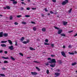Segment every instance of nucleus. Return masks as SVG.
Segmentation results:
<instances>
[{"instance_id": "obj_1", "label": "nucleus", "mask_w": 77, "mask_h": 77, "mask_svg": "<svg viewBox=\"0 0 77 77\" xmlns=\"http://www.w3.org/2000/svg\"><path fill=\"white\" fill-rule=\"evenodd\" d=\"M3 32H0V37H3V36H4V37H7L8 36V34L5 33L3 35Z\"/></svg>"}, {"instance_id": "obj_2", "label": "nucleus", "mask_w": 77, "mask_h": 77, "mask_svg": "<svg viewBox=\"0 0 77 77\" xmlns=\"http://www.w3.org/2000/svg\"><path fill=\"white\" fill-rule=\"evenodd\" d=\"M48 63H50L51 64L53 63H56V59H52V60H50V61H49Z\"/></svg>"}, {"instance_id": "obj_3", "label": "nucleus", "mask_w": 77, "mask_h": 77, "mask_svg": "<svg viewBox=\"0 0 77 77\" xmlns=\"http://www.w3.org/2000/svg\"><path fill=\"white\" fill-rule=\"evenodd\" d=\"M68 3V0H65V1H63L62 3V5H66L67 3Z\"/></svg>"}, {"instance_id": "obj_4", "label": "nucleus", "mask_w": 77, "mask_h": 77, "mask_svg": "<svg viewBox=\"0 0 77 77\" xmlns=\"http://www.w3.org/2000/svg\"><path fill=\"white\" fill-rule=\"evenodd\" d=\"M9 49L11 50H13L14 49V46L11 45L10 46L8 47Z\"/></svg>"}, {"instance_id": "obj_5", "label": "nucleus", "mask_w": 77, "mask_h": 77, "mask_svg": "<svg viewBox=\"0 0 77 77\" xmlns=\"http://www.w3.org/2000/svg\"><path fill=\"white\" fill-rule=\"evenodd\" d=\"M61 53L62 56H64V57H66V55H65V53L64 51H62L61 52Z\"/></svg>"}, {"instance_id": "obj_6", "label": "nucleus", "mask_w": 77, "mask_h": 77, "mask_svg": "<svg viewBox=\"0 0 77 77\" xmlns=\"http://www.w3.org/2000/svg\"><path fill=\"white\" fill-rule=\"evenodd\" d=\"M29 39L27 40V41H24L23 42H22L23 44H27L29 42Z\"/></svg>"}, {"instance_id": "obj_7", "label": "nucleus", "mask_w": 77, "mask_h": 77, "mask_svg": "<svg viewBox=\"0 0 77 77\" xmlns=\"http://www.w3.org/2000/svg\"><path fill=\"white\" fill-rule=\"evenodd\" d=\"M63 31V30L62 29H59V30L58 31V34H60V33L62 32Z\"/></svg>"}, {"instance_id": "obj_8", "label": "nucleus", "mask_w": 77, "mask_h": 77, "mask_svg": "<svg viewBox=\"0 0 77 77\" xmlns=\"http://www.w3.org/2000/svg\"><path fill=\"white\" fill-rule=\"evenodd\" d=\"M31 73L32 75H37V74H38V73L36 72H31Z\"/></svg>"}, {"instance_id": "obj_9", "label": "nucleus", "mask_w": 77, "mask_h": 77, "mask_svg": "<svg viewBox=\"0 0 77 77\" xmlns=\"http://www.w3.org/2000/svg\"><path fill=\"white\" fill-rule=\"evenodd\" d=\"M50 66L51 67H52V68H54V67H55V66H56V63H54L53 64H51L50 65Z\"/></svg>"}, {"instance_id": "obj_10", "label": "nucleus", "mask_w": 77, "mask_h": 77, "mask_svg": "<svg viewBox=\"0 0 77 77\" xmlns=\"http://www.w3.org/2000/svg\"><path fill=\"white\" fill-rule=\"evenodd\" d=\"M57 62L60 64H61L62 63V61L61 60H57Z\"/></svg>"}, {"instance_id": "obj_11", "label": "nucleus", "mask_w": 77, "mask_h": 77, "mask_svg": "<svg viewBox=\"0 0 77 77\" xmlns=\"http://www.w3.org/2000/svg\"><path fill=\"white\" fill-rule=\"evenodd\" d=\"M8 41L9 43V44L11 45H12V44H12V41H11V40H8Z\"/></svg>"}, {"instance_id": "obj_12", "label": "nucleus", "mask_w": 77, "mask_h": 77, "mask_svg": "<svg viewBox=\"0 0 77 77\" xmlns=\"http://www.w3.org/2000/svg\"><path fill=\"white\" fill-rule=\"evenodd\" d=\"M67 23H68V22H65V21L63 22V25H64V26H66V25H67Z\"/></svg>"}, {"instance_id": "obj_13", "label": "nucleus", "mask_w": 77, "mask_h": 77, "mask_svg": "<svg viewBox=\"0 0 77 77\" xmlns=\"http://www.w3.org/2000/svg\"><path fill=\"white\" fill-rule=\"evenodd\" d=\"M2 58L4 59H9V58L8 57H2Z\"/></svg>"}, {"instance_id": "obj_14", "label": "nucleus", "mask_w": 77, "mask_h": 77, "mask_svg": "<svg viewBox=\"0 0 77 77\" xmlns=\"http://www.w3.org/2000/svg\"><path fill=\"white\" fill-rule=\"evenodd\" d=\"M1 45L3 47H6V45L5 44H2Z\"/></svg>"}, {"instance_id": "obj_15", "label": "nucleus", "mask_w": 77, "mask_h": 77, "mask_svg": "<svg viewBox=\"0 0 77 77\" xmlns=\"http://www.w3.org/2000/svg\"><path fill=\"white\" fill-rule=\"evenodd\" d=\"M55 74L56 75V76H59V75H60V73L57 72V73H55Z\"/></svg>"}, {"instance_id": "obj_16", "label": "nucleus", "mask_w": 77, "mask_h": 77, "mask_svg": "<svg viewBox=\"0 0 77 77\" xmlns=\"http://www.w3.org/2000/svg\"><path fill=\"white\" fill-rule=\"evenodd\" d=\"M46 30V29L45 28H43L42 29V32H45Z\"/></svg>"}, {"instance_id": "obj_17", "label": "nucleus", "mask_w": 77, "mask_h": 77, "mask_svg": "<svg viewBox=\"0 0 77 77\" xmlns=\"http://www.w3.org/2000/svg\"><path fill=\"white\" fill-rule=\"evenodd\" d=\"M25 38L24 37H22V38L20 39V40L21 41H23L24 40Z\"/></svg>"}, {"instance_id": "obj_18", "label": "nucleus", "mask_w": 77, "mask_h": 77, "mask_svg": "<svg viewBox=\"0 0 77 77\" xmlns=\"http://www.w3.org/2000/svg\"><path fill=\"white\" fill-rule=\"evenodd\" d=\"M60 35L61 36H64V37H65V36H66V35H65V34L63 33L61 34Z\"/></svg>"}, {"instance_id": "obj_19", "label": "nucleus", "mask_w": 77, "mask_h": 77, "mask_svg": "<svg viewBox=\"0 0 77 77\" xmlns=\"http://www.w3.org/2000/svg\"><path fill=\"white\" fill-rule=\"evenodd\" d=\"M36 29H37L36 26L33 27V30L34 31H36Z\"/></svg>"}, {"instance_id": "obj_20", "label": "nucleus", "mask_w": 77, "mask_h": 77, "mask_svg": "<svg viewBox=\"0 0 77 77\" xmlns=\"http://www.w3.org/2000/svg\"><path fill=\"white\" fill-rule=\"evenodd\" d=\"M7 41H2L1 42V43H2V44H4V43H6V42H7Z\"/></svg>"}, {"instance_id": "obj_21", "label": "nucleus", "mask_w": 77, "mask_h": 77, "mask_svg": "<svg viewBox=\"0 0 77 77\" xmlns=\"http://www.w3.org/2000/svg\"><path fill=\"white\" fill-rule=\"evenodd\" d=\"M77 64V63L76 62H75L74 63H72V66H74V65H75Z\"/></svg>"}, {"instance_id": "obj_22", "label": "nucleus", "mask_w": 77, "mask_h": 77, "mask_svg": "<svg viewBox=\"0 0 77 77\" xmlns=\"http://www.w3.org/2000/svg\"><path fill=\"white\" fill-rule=\"evenodd\" d=\"M0 75L2 77H6V75H5V74H0Z\"/></svg>"}, {"instance_id": "obj_23", "label": "nucleus", "mask_w": 77, "mask_h": 77, "mask_svg": "<svg viewBox=\"0 0 77 77\" xmlns=\"http://www.w3.org/2000/svg\"><path fill=\"white\" fill-rule=\"evenodd\" d=\"M29 49L30 50H35V49H34L32 47L29 48Z\"/></svg>"}, {"instance_id": "obj_24", "label": "nucleus", "mask_w": 77, "mask_h": 77, "mask_svg": "<svg viewBox=\"0 0 77 77\" xmlns=\"http://www.w3.org/2000/svg\"><path fill=\"white\" fill-rule=\"evenodd\" d=\"M68 53H69L70 54H71V55H74V52H69Z\"/></svg>"}, {"instance_id": "obj_25", "label": "nucleus", "mask_w": 77, "mask_h": 77, "mask_svg": "<svg viewBox=\"0 0 77 77\" xmlns=\"http://www.w3.org/2000/svg\"><path fill=\"white\" fill-rule=\"evenodd\" d=\"M33 62H35V63H40V62H38L36 61H34Z\"/></svg>"}, {"instance_id": "obj_26", "label": "nucleus", "mask_w": 77, "mask_h": 77, "mask_svg": "<svg viewBox=\"0 0 77 77\" xmlns=\"http://www.w3.org/2000/svg\"><path fill=\"white\" fill-rule=\"evenodd\" d=\"M35 68L36 69H37V70H38V71H40V69L38 68V67L36 66Z\"/></svg>"}, {"instance_id": "obj_27", "label": "nucleus", "mask_w": 77, "mask_h": 77, "mask_svg": "<svg viewBox=\"0 0 77 77\" xmlns=\"http://www.w3.org/2000/svg\"><path fill=\"white\" fill-rule=\"evenodd\" d=\"M35 68L36 69H37V70H38V71H40V69L38 68V67L36 66Z\"/></svg>"}, {"instance_id": "obj_28", "label": "nucleus", "mask_w": 77, "mask_h": 77, "mask_svg": "<svg viewBox=\"0 0 77 77\" xmlns=\"http://www.w3.org/2000/svg\"><path fill=\"white\" fill-rule=\"evenodd\" d=\"M11 59L13 60H15V58H14L12 56L11 57Z\"/></svg>"}, {"instance_id": "obj_29", "label": "nucleus", "mask_w": 77, "mask_h": 77, "mask_svg": "<svg viewBox=\"0 0 77 77\" xmlns=\"http://www.w3.org/2000/svg\"><path fill=\"white\" fill-rule=\"evenodd\" d=\"M6 7L7 9H11V7H10L9 6H6Z\"/></svg>"}, {"instance_id": "obj_30", "label": "nucleus", "mask_w": 77, "mask_h": 77, "mask_svg": "<svg viewBox=\"0 0 77 77\" xmlns=\"http://www.w3.org/2000/svg\"><path fill=\"white\" fill-rule=\"evenodd\" d=\"M55 29H57V30H60V29L59 28L56 27V26H55Z\"/></svg>"}, {"instance_id": "obj_31", "label": "nucleus", "mask_w": 77, "mask_h": 77, "mask_svg": "<svg viewBox=\"0 0 77 77\" xmlns=\"http://www.w3.org/2000/svg\"><path fill=\"white\" fill-rule=\"evenodd\" d=\"M22 23L23 24H26L27 23H26V22H22Z\"/></svg>"}, {"instance_id": "obj_32", "label": "nucleus", "mask_w": 77, "mask_h": 77, "mask_svg": "<svg viewBox=\"0 0 77 77\" xmlns=\"http://www.w3.org/2000/svg\"><path fill=\"white\" fill-rule=\"evenodd\" d=\"M17 18H20L22 17L21 15H17Z\"/></svg>"}, {"instance_id": "obj_33", "label": "nucleus", "mask_w": 77, "mask_h": 77, "mask_svg": "<svg viewBox=\"0 0 77 77\" xmlns=\"http://www.w3.org/2000/svg\"><path fill=\"white\" fill-rule=\"evenodd\" d=\"M4 63H8V62L6 60L4 61Z\"/></svg>"}, {"instance_id": "obj_34", "label": "nucleus", "mask_w": 77, "mask_h": 77, "mask_svg": "<svg viewBox=\"0 0 77 77\" xmlns=\"http://www.w3.org/2000/svg\"><path fill=\"white\" fill-rule=\"evenodd\" d=\"M25 17H26L27 18H28L29 17H30V16L29 15H26L25 16Z\"/></svg>"}, {"instance_id": "obj_35", "label": "nucleus", "mask_w": 77, "mask_h": 77, "mask_svg": "<svg viewBox=\"0 0 77 77\" xmlns=\"http://www.w3.org/2000/svg\"><path fill=\"white\" fill-rule=\"evenodd\" d=\"M13 4H17V2L14 1V2H13Z\"/></svg>"}, {"instance_id": "obj_36", "label": "nucleus", "mask_w": 77, "mask_h": 77, "mask_svg": "<svg viewBox=\"0 0 77 77\" xmlns=\"http://www.w3.org/2000/svg\"><path fill=\"white\" fill-rule=\"evenodd\" d=\"M13 18V17H12V16H11L10 17V20H12V19Z\"/></svg>"}, {"instance_id": "obj_37", "label": "nucleus", "mask_w": 77, "mask_h": 77, "mask_svg": "<svg viewBox=\"0 0 77 77\" xmlns=\"http://www.w3.org/2000/svg\"><path fill=\"white\" fill-rule=\"evenodd\" d=\"M72 9L70 8V9L69 10V13H71V11H72Z\"/></svg>"}, {"instance_id": "obj_38", "label": "nucleus", "mask_w": 77, "mask_h": 77, "mask_svg": "<svg viewBox=\"0 0 77 77\" xmlns=\"http://www.w3.org/2000/svg\"><path fill=\"white\" fill-rule=\"evenodd\" d=\"M46 73H47V74H49V70H47V72H46Z\"/></svg>"}, {"instance_id": "obj_39", "label": "nucleus", "mask_w": 77, "mask_h": 77, "mask_svg": "<svg viewBox=\"0 0 77 77\" xmlns=\"http://www.w3.org/2000/svg\"><path fill=\"white\" fill-rule=\"evenodd\" d=\"M14 24H15V25H18V23L17 22H15V23H14Z\"/></svg>"}, {"instance_id": "obj_40", "label": "nucleus", "mask_w": 77, "mask_h": 77, "mask_svg": "<svg viewBox=\"0 0 77 77\" xmlns=\"http://www.w3.org/2000/svg\"><path fill=\"white\" fill-rule=\"evenodd\" d=\"M44 44L45 45H50V44L49 43H45Z\"/></svg>"}, {"instance_id": "obj_41", "label": "nucleus", "mask_w": 77, "mask_h": 77, "mask_svg": "<svg viewBox=\"0 0 77 77\" xmlns=\"http://www.w3.org/2000/svg\"><path fill=\"white\" fill-rule=\"evenodd\" d=\"M21 3L22 4V5H26V3H24L23 2H22Z\"/></svg>"}, {"instance_id": "obj_42", "label": "nucleus", "mask_w": 77, "mask_h": 77, "mask_svg": "<svg viewBox=\"0 0 77 77\" xmlns=\"http://www.w3.org/2000/svg\"><path fill=\"white\" fill-rule=\"evenodd\" d=\"M52 1L54 3H55V2H56V0H52Z\"/></svg>"}, {"instance_id": "obj_43", "label": "nucleus", "mask_w": 77, "mask_h": 77, "mask_svg": "<svg viewBox=\"0 0 77 77\" xmlns=\"http://www.w3.org/2000/svg\"><path fill=\"white\" fill-rule=\"evenodd\" d=\"M45 41L46 42H48V39H46Z\"/></svg>"}, {"instance_id": "obj_44", "label": "nucleus", "mask_w": 77, "mask_h": 77, "mask_svg": "<svg viewBox=\"0 0 77 77\" xmlns=\"http://www.w3.org/2000/svg\"><path fill=\"white\" fill-rule=\"evenodd\" d=\"M27 10H30V8L29 7H28L27 8H26Z\"/></svg>"}, {"instance_id": "obj_45", "label": "nucleus", "mask_w": 77, "mask_h": 77, "mask_svg": "<svg viewBox=\"0 0 77 77\" xmlns=\"http://www.w3.org/2000/svg\"><path fill=\"white\" fill-rule=\"evenodd\" d=\"M19 54L20 55H21L22 56H23V54H22V53H20Z\"/></svg>"}, {"instance_id": "obj_46", "label": "nucleus", "mask_w": 77, "mask_h": 77, "mask_svg": "<svg viewBox=\"0 0 77 77\" xmlns=\"http://www.w3.org/2000/svg\"><path fill=\"white\" fill-rule=\"evenodd\" d=\"M32 10H36V8H32Z\"/></svg>"}, {"instance_id": "obj_47", "label": "nucleus", "mask_w": 77, "mask_h": 77, "mask_svg": "<svg viewBox=\"0 0 77 77\" xmlns=\"http://www.w3.org/2000/svg\"><path fill=\"white\" fill-rule=\"evenodd\" d=\"M4 53H5V54H8V51H4Z\"/></svg>"}, {"instance_id": "obj_48", "label": "nucleus", "mask_w": 77, "mask_h": 77, "mask_svg": "<svg viewBox=\"0 0 77 77\" xmlns=\"http://www.w3.org/2000/svg\"><path fill=\"white\" fill-rule=\"evenodd\" d=\"M51 47H54V44H51Z\"/></svg>"}, {"instance_id": "obj_49", "label": "nucleus", "mask_w": 77, "mask_h": 77, "mask_svg": "<svg viewBox=\"0 0 77 77\" xmlns=\"http://www.w3.org/2000/svg\"><path fill=\"white\" fill-rule=\"evenodd\" d=\"M45 12H47V11H48V10H47V8H45Z\"/></svg>"}, {"instance_id": "obj_50", "label": "nucleus", "mask_w": 77, "mask_h": 77, "mask_svg": "<svg viewBox=\"0 0 77 77\" xmlns=\"http://www.w3.org/2000/svg\"><path fill=\"white\" fill-rule=\"evenodd\" d=\"M68 47L69 48H71V45H69L68 46Z\"/></svg>"}, {"instance_id": "obj_51", "label": "nucleus", "mask_w": 77, "mask_h": 77, "mask_svg": "<svg viewBox=\"0 0 77 77\" xmlns=\"http://www.w3.org/2000/svg\"><path fill=\"white\" fill-rule=\"evenodd\" d=\"M31 23H32V24H35V22L33 21L31 22Z\"/></svg>"}, {"instance_id": "obj_52", "label": "nucleus", "mask_w": 77, "mask_h": 77, "mask_svg": "<svg viewBox=\"0 0 77 77\" xmlns=\"http://www.w3.org/2000/svg\"><path fill=\"white\" fill-rule=\"evenodd\" d=\"M51 57H54V56H55L54 55H53L52 54L51 55Z\"/></svg>"}, {"instance_id": "obj_53", "label": "nucleus", "mask_w": 77, "mask_h": 77, "mask_svg": "<svg viewBox=\"0 0 77 77\" xmlns=\"http://www.w3.org/2000/svg\"><path fill=\"white\" fill-rule=\"evenodd\" d=\"M3 53V50H2L0 51V53Z\"/></svg>"}, {"instance_id": "obj_54", "label": "nucleus", "mask_w": 77, "mask_h": 77, "mask_svg": "<svg viewBox=\"0 0 77 77\" xmlns=\"http://www.w3.org/2000/svg\"><path fill=\"white\" fill-rule=\"evenodd\" d=\"M2 69L3 70H5L6 69L5 68H3Z\"/></svg>"}, {"instance_id": "obj_55", "label": "nucleus", "mask_w": 77, "mask_h": 77, "mask_svg": "<svg viewBox=\"0 0 77 77\" xmlns=\"http://www.w3.org/2000/svg\"><path fill=\"white\" fill-rule=\"evenodd\" d=\"M42 17H44V14H42Z\"/></svg>"}, {"instance_id": "obj_56", "label": "nucleus", "mask_w": 77, "mask_h": 77, "mask_svg": "<svg viewBox=\"0 0 77 77\" xmlns=\"http://www.w3.org/2000/svg\"><path fill=\"white\" fill-rule=\"evenodd\" d=\"M73 32V30L70 31H69V33H71V32Z\"/></svg>"}, {"instance_id": "obj_57", "label": "nucleus", "mask_w": 77, "mask_h": 77, "mask_svg": "<svg viewBox=\"0 0 77 77\" xmlns=\"http://www.w3.org/2000/svg\"><path fill=\"white\" fill-rule=\"evenodd\" d=\"M57 72H60V70L59 69H57Z\"/></svg>"}, {"instance_id": "obj_58", "label": "nucleus", "mask_w": 77, "mask_h": 77, "mask_svg": "<svg viewBox=\"0 0 77 77\" xmlns=\"http://www.w3.org/2000/svg\"><path fill=\"white\" fill-rule=\"evenodd\" d=\"M74 36L75 37V36H77V33L75 35H74Z\"/></svg>"}, {"instance_id": "obj_59", "label": "nucleus", "mask_w": 77, "mask_h": 77, "mask_svg": "<svg viewBox=\"0 0 77 77\" xmlns=\"http://www.w3.org/2000/svg\"><path fill=\"white\" fill-rule=\"evenodd\" d=\"M50 13H51V14H54L53 12V11H50Z\"/></svg>"}, {"instance_id": "obj_60", "label": "nucleus", "mask_w": 77, "mask_h": 77, "mask_svg": "<svg viewBox=\"0 0 77 77\" xmlns=\"http://www.w3.org/2000/svg\"><path fill=\"white\" fill-rule=\"evenodd\" d=\"M65 45H63V48H65Z\"/></svg>"}, {"instance_id": "obj_61", "label": "nucleus", "mask_w": 77, "mask_h": 77, "mask_svg": "<svg viewBox=\"0 0 77 77\" xmlns=\"http://www.w3.org/2000/svg\"><path fill=\"white\" fill-rule=\"evenodd\" d=\"M45 65H47V66L48 65H49V63H46L45 64Z\"/></svg>"}, {"instance_id": "obj_62", "label": "nucleus", "mask_w": 77, "mask_h": 77, "mask_svg": "<svg viewBox=\"0 0 77 77\" xmlns=\"http://www.w3.org/2000/svg\"><path fill=\"white\" fill-rule=\"evenodd\" d=\"M15 45H16V46H17V42H16Z\"/></svg>"}, {"instance_id": "obj_63", "label": "nucleus", "mask_w": 77, "mask_h": 77, "mask_svg": "<svg viewBox=\"0 0 77 77\" xmlns=\"http://www.w3.org/2000/svg\"><path fill=\"white\" fill-rule=\"evenodd\" d=\"M20 9H21V10H23V9H24V8H23L22 7L20 8Z\"/></svg>"}, {"instance_id": "obj_64", "label": "nucleus", "mask_w": 77, "mask_h": 77, "mask_svg": "<svg viewBox=\"0 0 77 77\" xmlns=\"http://www.w3.org/2000/svg\"><path fill=\"white\" fill-rule=\"evenodd\" d=\"M48 60H51V58H48Z\"/></svg>"}]
</instances>
